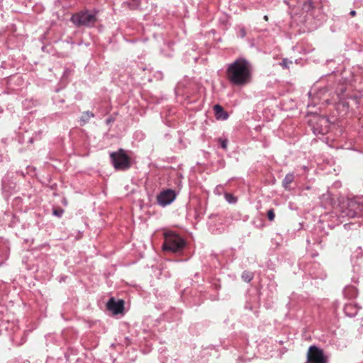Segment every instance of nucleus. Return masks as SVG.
I'll use <instances>...</instances> for the list:
<instances>
[{"label": "nucleus", "instance_id": "nucleus-11", "mask_svg": "<svg viewBox=\"0 0 363 363\" xmlns=\"http://www.w3.org/2000/svg\"><path fill=\"white\" fill-rule=\"evenodd\" d=\"M242 278L246 282H250L253 278V274L250 272H244L242 275Z\"/></svg>", "mask_w": 363, "mask_h": 363}, {"label": "nucleus", "instance_id": "nucleus-10", "mask_svg": "<svg viewBox=\"0 0 363 363\" xmlns=\"http://www.w3.org/2000/svg\"><path fill=\"white\" fill-rule=\"evenodd\" d=\"M294 179V174L290 173V174H286L282 182L283 186L286 189H289V185L293 182Z\"/></svg>", "mask_w": 363, "mask_h": 363}, {"label": "nucleus", "instance_id": "nucleus-1", "mask_svg": "<svg viewBox=\"0 0 363 363\" xmlns=\"http://www.w3.org/2000/svg\"><path fill=\"white\" fill-rule=\"evenodd\" d=\"M252 72L250 62L246 59L240 57L228 65L226 77L231 84L243 86L251 82Z\"/></svg>", "mask_w": 363, "mask_h": 363}, {"label": "nucleus", "instance_id": "nucleus-12", "mask_svg": "<svg viewBox=\"0 0 363 363\" xmlns=\"http://www.w3.org/2000/svg\"><path fill=\"white\" fill-rule=\"evenodd\" d=\"M94 117V114L91 112L86 111L82 114V120L86 123L91 118Z\"/></svg>", "mask_w": 363, "mask_h": 363}, {"label": "nucleus", "instance_id": "nucleus-2", "mask_svg": "<svg viewBox=\"0 0 363 363\" xmlns=\"http://www.w3.org/2000/svg\"><path fill=\"white\" fill-rule=\"evenodd\" d=\"M185 246V241L179 235L172 232L164 233V241L162 248L165 251L177 252L182 250Z\"/></svg>", "mask_w": 363, "mask_h": 363}, {"label": "nucleus", "instance_id": "nucleus-18", "mask_svg": "<svg viewBox=\"0 0 363 363\" xmlns=\"http://www.w3.org/2000/svg\"><path fill=\"white\" fill-rule=\"evenodd\" d=\"M287 64H288V61H287L286 60H284L282 61V64H281V65H282L284 67H288V65H287Z\"/></svg>", "mask_w": 363, "mask_h": 363}, {"label": "nucleus", "instance_id": "nucleus-7", "mask_svg": "<svg viewBox=\"0 0 363 363\" xmlns=\"http://www.w3.org/2000/svg\"><path fill=\"white\" fill-rule=\"evenodd\" d=\"M176 198L175 191L172 189H166L157 196L158 203L162 206L170 204Z\"/></svg>", "mask_w": 363, "mask_h": 363}, {"label": "nucleus", "instance_id": "nucleus-6", "mask_svg": "<svg viewBox=\"0 0 363 363\" xmlns=\"http://www.w3.org/2000/svg\"><path fill=\"white\" fill-rule=\"evenodd\" d=\"M307 361L306 363H328V357L324 354L322 349L312 345L307 352Z\"/></svg>", "mask_w": 363, "mask_h": 363}, {"label": "nucleus", "instance_id": "nucleus-17", "mask_svg": "<svg viewBox=\"0 0 363 363\" xmlns=\"http://www.w3.org/2000/svg\"><path fill=\"white\" fill-rule=\"evenodd\" d=\"M62 213H63L62 209H54L53 210V214L58 217H60Z\"/></svg>", "mask_w": 363, "mask_h": 363}, {"label": "nucleus", "instance_id": "nucleus-20", "mask_svg": "<svg viewBox=\"0 0 363 363\" xmlns=\"http://www.w3.org/2000/svg\"><path fill=\"white\" fill-rule=\"evenodd\" d=\"M264 19L266 21H268V19H269V18H268V16H264Z\"/></svg>", "mask_w": 363, "mask_h": 363}, {"label": "nucleus", "instance_id": "nucleus-5", "mask_svg": "<svg viewBox=\"0 0 363 363\" xmlns=\"http://www.w3.org/2000/svg\"><path fill=\"white\" fill-rule=\"evenodd\" d=\"M97 18L95 14L88 11H80L72 16L71 21L77 26H94Z\"/></svg>", "mask_w": 363, "mask_h": 363}, {"label": "nucleus", "instance_id": "nucleus-16", "mask_svg": "<svg viewBox=\"0 0 363 363\" xmlns=\"http://www.w3.org/2000/svg\"><path fill=\"white\" fill-rule=\"evenodd\" d=\"M219 142L220 143V146L223 149L226 150L228 145V140L227 139H219Z\"/></svg>", "mask_w": 363, "mask_h": 363}, {"label": "nucleus", "instance_id": "nucleus-4", "mask_svg": "<svg viewBox=\"0 0 363 363\" xmlns=\"http://www.w3.org/2000/svg\"><path fill=\"white\" fill-rule=\"evenodd\" d=\"M110 157L114 168L117 170H126L130 167V158L123 149L111 153Z\"/></svg>", "mask_w": 363, "mask_h": 363}, {"label": "nucleus", "instance_id": "nucleus-3", "mask_svg": "<svg viewBox=\"0 0 363 363\" xmlns=\"http://www.w3.org/2000/svg\"><path fill=\"white\" fill-rule=\"evenodd\" d=\"M340 208L345 216L354 218L363 216V204L356 199H347L342 201Z\"/></svg>", "mask_w": 363, "mask_h": 363}, {"label": "nucleus", "instance_id": "nucleus-21", "mask_svg": "<svg viewBox=\"0 0 363 363\" xmlns=\"http://www.w3.org/2000/svg\"><path fill=\"white\" fill-rule=\"evenodd\" d=\"M325 131L326 132L327 130H321L320 132L323 134Z\"/></svg>", "mask_w": 363, "mask_h": 363}, {"label": "nucleus", "instance_id": "nucleus-14", "mask_svg": "<svg viewBox=\"0 0 363 363\" xmlns=\"http://www.w3.org/2000/svg\"><path fill=\"white\" fill-rule=\"evenodd\" d=\"M225 197L226 199V200L229 202V203H235L236 201V198L234 197L232 194H225Z\"/></svg>", "mask_w": 363, "mask_h": 363}, {"label": "nucleus", "instance_id": "nucleus-9", "mask_svg": "<svg viewBox=\"0 0 363 363\" xmlns=\"http://www.w3.org/2000/svg\"><path fill=\"white\" fill-rule=\"evenodd\" d=\"M213 110L217 119L225 120L228 118V114L224 111L223 108L220 105H215L213 106Z\"/></svg>", "mask_w": 363, "mask_h": 363}, {"label": "nucleus", "instance_id": "nucleus-8", "mask_svg": "<svg viewBox=\"0 0 363 363\" xmlns=\"http://www.w3.org/2000/svg\"><path fill=\"white\" fill-rule=\"evenodd\" d=\"M107 308L114 314L121 313L124 309V301L123 300L116 301L113 298H111L107 303Z\"/></svg>", "mask_w": 363, "mask_h": 363}, {"label": "nucleus", "instance_id": "nucleus-15", "mask_svg": "<svg viewBox=\"0 0 363 363\" xmlns=\"http://www.w3.org/2000/svg\"><path fill=\"white\" fill-rule=\"evenodd\" d=\"M267 218L270 221H273L275 218L274 209H270L267 211Z\"/></svg>", "mask_w": 363, "mask_h": 363}, {"label": "nucleus", "instance_id": "nucleus-19", "mask_svg": "<svg viewBox=\"0 0 363 363\" xmlns=\"http://www.w3.org/2000/svg\"><path fill=\"white\" fill-rule=\"evenodd\" d=\"M350 16H351L352 17H354V16H355V15H356V11H350Z\"/></svg>", "mask_w": 363, "mask_h": 363}, {"label": "nucleus", "instance_id": "nucleus-13", "mask_svg": "<svg viewBox=\"0 0 363 363\" xmlns=\"http://www.w3.org/2000/svg\"><path fill=\"white\" fill-rule=\"evenodd\" d=\"M317 123H320L321 125H325V127L328 125V121L325 117H315Z\"/></svg>", "mask_w": 363, "mask_h": 363}, {"label": "nucleus", "instance_id": "nucleus-22", "mask_svg": "<svg viewBox=\"0 0 363 363\" xmlns=\"http://www.w3.org/2000/svg\"><path fill=\"white\" fill-rule=\"evenodd\" d=\"M343 92H344V89H341V94H342Z\"/></svg>", "mask_w": 363, "mask_h": 363}]
</instances>
